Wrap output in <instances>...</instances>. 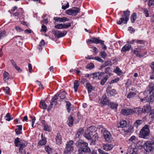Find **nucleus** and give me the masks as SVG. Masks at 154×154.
Returning <instances> with one entry per match:
<instances>
[{
	"label": "nucleus",
	"instance_id": "nucleus-13",
	"mask_svg": "<svg viewBox=\"0 0 154 154\" xmlns=\"http://www.w3.org/2000/svg\"><path fill=\"white\" fill-rule=\"evenodd\" d=\"M149 127V125H145V139L149 138L150 137V131Z\"/></svg>",
	"mask_w": 154,
	"mask_h": 154
},
{
	"label": "nucleus",
	"instance_id": "nucleus-14",
	"mask_svg": "<svg viewBox=\"0 0 154 154\" xmlns=\"http://www.w3.org/2000/svg\"><path fill=\"white\" fill-rule=\"evenodd\" d=\"M150 103H151L149 102H145V113L151 112V107Z\"/></svg>",
	"mask_w": 154,
	"mask_h": 154
},
{
	"label": "nucleus",
	"instance_id": "nucleus-16",
	"mask_svg": "<svg viewBox=\"0 0 154 154\" xmlns=\"http://www.w3.org/2000/svg\"><path fill=\"white\" fill-rule=\"evenodd\" d=\"M113 147V146L111 144H106L103 146V149L106 151L111 150Z\"/></svg>",
	"mask_w": 154,
	"mask_h": 154
},
{
	"label": "nucleus",
	"instance_id": "nucleus-30",
	"mask_svg": "<svg viewBox=\"0 0 154 154\" xmlns=\"http://www.w3.org/2000/svg\"><path fill=\"white\" fill-rule=\"evenodd\" d=\"M139 137H140L144 138V126L143 127L140 131L139 134Z\"/></svg>",
	"mask_w": 154,
	"mask_h": 154
},
{
	"label": "nucleus",
	"instance_id": "nucleus-11",
	"mask_svg": "<svg viewBox=\"0 0 154 154\" xmlns=\"http://www.w3.org/2000/svg\"><path fill=\"white\" fill-rule=\"evenodd\" d=\"M101 103L103 105H109V100L105 94L103 96Z\"/></svg>",
	"mask_w": 154,
	"mask_h": 154
},
{
	"label": "nucleus",
	"instance_id": "nucleus-21",
	"mask_svg": "<svg viewBox=\"0 0 154 154\" xmlns=\"http://www.w3.org/2000/svg\"><path fill=\"white\" fill-rule=\"evenodd\" d=\"M27 145L26 143H20L18 146L20 147L19 148V151L21 153H22V150L23 148L25 147Z\"/></svg>",
	"mask_w": 154,
	"mask_h": 154
},
{
	"label": "nucleus",
	"instance_id": "nucleus-37",
	"mask_svg": "<svg viewBox=\"0 0 154 154\" xmlns=\"http://www.w3.org/2000/svg\"><path fill=\"white\" fill-rule=\"evenodd\" d=\"M66 106L67 107V109L68 111V112H70V106L71 105V103L69 101H66Z\"/></svg>",
	"mask_w": 154,
	"mask_h": 154
},
{
	"label": "nucleus",
	"instance_id": "nucleus-22",
	"mask_svg": "<svg viewBox=\"0 0 154 154\" xmlns=\"http://www.w3.org/2000/svg\"><path fill=\"white\" fill-rule=\"evenodd\" d=\"M119 124L120 126H119L118 125H117V127H121L122 128H123L125 127L127 125V123L126 121L124 120H122L120 122Z\"/></svg>",
	"mask_w": 154,
	"mask_h": 154
},
{
	"label": "nucleus",
	"instance_id": "nucleus-10",
	"mask_svg": "<svg viewBox=\"0 0 154 154\" xmlns=\"http://www.w3.org/2000/svg\"><path fill=\"white\" fill-rule=\"evenodd\" d=\"M146 92L154 94V84L152 83H149L146 88Z\"/></svg>",
	"mask_w": 154,
	"mask_h": 154
},
{
	"label": "nucleus",
	"instance_id": "nucleus-1",
	"mask_svg": "<svg viewBox=\"0 0 154 154\" xmlns=\"http://www.w3.org/2000/svg\"><path fill=\"white\" fill-rule=\"evenodd\" d=\"M88 144L82 140H79L75 143V146L78 149L79 154H85L90 152V149L88 146Z\"/></svg>",
	"mask_w": 154,
	"mask_h": 154
},
{
	"label": "nucleus",
	"instance_id": "nucleus-46",
	"mask_svg": "<svg viewBox=\"0 0 154 154\" xmlns=\"http://www.w3.org/2000/svg\"><path fill=\"white\" fill-rule=\"evenodd\" d=\"M3 90L7 94H9L10 91V88L7 87L3 88Z\"/></svg>",
	"mask_w": 154,
	"mask_h": 154
},
{
	"label": "nucleus",
	"instance_id": "nucleus-61",
	"mask_svg": "<svg viewBox=\"0 0 154 154\" xmlns=\"http://www.w3.org/2000/svg\"><path fill=\"white\" fill-rule=\"evenodd\" d=\"M149 117L151 119H154V113L151 112H150Z\"/></svg>",
	"mask_w": 154,
	"mask_h": 154
},
{
	"label": "nucleus",
	"instance_id": "nucleus-35",
	"mask_svg": "<svg viewBox=\"0 0 154 154\" xmlns=\"http://www.w3.org/2000/svg\"><path fill=\"white\" fill-rule=\"evenodd\" d=\"M4 79V81L8 80L9 79V74L8 73L5 71L3 75Z\"/></svg>",
	"mask_w": 154,
	"mask_h": 154
},
{
	"label": "nucleus",
	"instance_id": "nucleus-19",
	"mask_svg": "<svg viewBox=\"0 0 154 154\" xmlns=\"http://www.w3.org/2000/svg\"><path fill=\"white\" fill-rule=\"evenodd\" d=\"M136 146L137 148L140 149L144 148V143H143V141H139L137 143Z\"/></svg>",
	"mask_w": 154,
	"mask_h": 154
},
{
	"label": "nucleus",
	"instance_id": "nucleus-48",
	"mask_svg": "<svg viewBox=\"0 0 154 154\" xmlns=\"http://www.w3.org/2000/svg\"><path fill=\"white\" fill-rule=\"evenodd\" d=\"M143 122V121L141 120H137L134 123V125H137H137H140Z\"/></svg>",
	"mask_w": 154,
	"mask_h": 154
},
{
	"label": "nucleus",
	"instance_id": "nucleus-57",
	"mask_svg": "<svg viewBox=\"0 0 154 154\" xmlns=\"http://www.w3.org/2000/svg\"><path fill=\"white\" fill-rule=\"evenodd\" d=\"M116 90L115 89H112L110 91V93L112 95H114V94H116Z\"/></svg>",
	"mask_w": 154,
	"mask_h": 154
},
{
	"label": "nucleus",
	"instance_id": "nucleus-34",
	"mask_svg": "<svg viewBox=\"0 0 154 154\" xmlns=\"http://www.w3.org/2000/svg\"><path fill=\"white\" fill-rule=\"evenodd\" d=\"M40 104L42 105V107L41 106V108L43 109H45L47 108V106L45 102L43 101L42 100H41L40 102Z\"/></svg>",
	"mask_w": 154,
	"mask_h": 154
},
{
	"label": "nucleus",
	"instance_id": "nucleus-49",
	"mask_svg": "<svg viewBox=\"0 0 154 154\" xmlns=\"http://www.w3.org/2000/svg\"><path fill=\"white\" fill-rule=\"evenodd\" d=\"M100 54V56L102 58H105L106 57L107 54L105 52H101Z\"/></svg>",
	"mask_w": 154,
	"mask_h": 154
},
{
	"label": "nucleus",
	"instance_id": "nucleus-3",
	"mask_svg": "<svg viewBox=\"0 0 154 154\" xmlns=\"http://www.w3.org/2000/svg\"><path fill=\"white\" fill-rule=\"evenodd\" d=\"M74 142L72 140H70L66 144V148L65 149L64 153L66 154L69 152H72L73 150V147L72 145Z\"/></svg>",
	"mask_w": 154,
	"mask_h": 154
},
{
	"label": "nucleus",
	"instance_id": "nucleus-54",
	"mask_svg": "<svg viewBox=\"0 0 154 154\" xmlns=\"http://www.w3.org/2000/svg\"><path fill=\"white\" fill-rule=\"evenodd\" d=\"M93 59H94L95 60H97L98 61L100 62H103V60L99 57H97L94 58L93 57Z\"/></svg>",
	"mask_w": 154,
	"mask_h": 154
},
{
	"label": "nucleus",
	"instance_id": "nucleus-42",
	"mask_svg": "<svg viewBox=\"0 0 154 154\" xmlns=\"http://www.w3.org/2000/svg\"><path fill=\"white\" fill-rule=\"evenodd\" d=\"M110 107L112 109H117L118 104L114 103H110Z\"/></svg>",
	"mask_w": 154,
	"mask_h": 154
},
{
	"label": "nucleus",
	"instance_id": "nucleus-15",
	"mask_svg": "<svg viewBox=\"0 0 154 154\" xmlns=\"http://www.w3.org/2000/svg\"><path fill=\"white\" fill-rule=\"evenodd\" d=\"M135 144V143H132L129 146L127 150L128 152L127 153V154L128 153H130V154L131 152H134V150H135V149H137V148H136Z\"/></svg>",
	"mask_w": 154,
	"mask_h": 154
},
{
	"label": "nucleus",
	"instance_id": "nucleus-39",
	"mask_svg": "<svg viewBox=\"0 0 154 154\" xmlns=\"http://www.w3.org/2000/svg\"><path fill=\"white\" fill-rule=\"evenodd\" d=\"M128 20H119L117 22V23L118 24H121L122 23L124 24H126Z\"/></svg>",
	"mask_w": 154,
	"mask_h": 154
},
{
	"label": "nucleus",
	"instance_id": "nucleus-38",
	"mask_svg": "<svg viewBox=\"0 0 154 154\" xmlns=\"http://www.w3.org/2000/svg\"><path fill=\"white\" fill-rule=\"evenodd\" d=\"M94 66L93 63H90L88 64L86 66V68L87 69H92Z\"/></svg>",
	"mask_w": 154,
	"mask_h": 154
},
{
	"label": "nucleus",
	"instance_id": "nucleus-43",
	"mask_svg": "<svg viewBox=\"0 0 154 154\" xmlns=\"http://www.w3.org/2000/svg\"><path fill=\"white\" fill-rule=\"evenodd\" d=\"M136 139V137L135 136H131V138L128 140V141L129 142H131L133 143L135 142V140Z\"/></svg>",
	"mask_w": 154,
	"mask_h": 154
},
{
	"label": "nucleus",
	"instance_id": "nucleus-24",
	"mask_svg": "<svg viewBox=\"0 0 154 154\" xmlns=\"http://www.w3.org/2000/svg\"><path fill=\"white\" fill-rule=\"evenodd\" d=\"M98 137H99L98 134L95 132V133L93 135L92 139H91L92 142V143H94L98 140Z\"/></svg>",
	"mask_w": 154,
	"mask_h": 154
},
{
	"label": "nucleus",
	"instance_id": "nucleus-32",
	"mask_svg": "<svg viewBox=\"0 0 154 154\" xmlns=\"http://www.w3.org/2000/svg\"><path fill=\"white\" fill-rule=\"evenodd\" d=\"M108 75H106L105 77H104L103 79H102L100 82V84L101 85H103L106 82L108 79Z\"/></svg>",
	"mask_w": 154,
	"mask_h": 154
},
{
	"label": "nucleus",
	"instance_id": "nucleus-53",
	"mask_svg": "<svg viewBox=\"0 0 154 154\" xmlns=\"http://www.w3.org/2000/svg\"><path fill=\"white\" fill-rule=\"evenodd\" d=\"M148 4L149 7L154 5V0H149L148 2Z\"/></svg>",
	"mask_w": 154,
	"mask_h": 154
},
{
	"label": "nucleus",
	"instance_id": "nucleus-51",
	"mask_svg": "<svg viewBox=\"0 0 154 154\" xmlns=\"http://www.w3.org/2000/svg\"><path fill=\"white\" fill-rule=\"evenodd\" d=\"M45 150L46 152H49L51 151V149L48 146H46L45 147Z\"/></svg>",
	"mask_w": 154,
	"mask_h": 154
},
{
	"label": "nucleus",
	"instance_id": "nucleus-55",
	"mask_svg": "<svg viewBox=\"0 0 154 154\" xmlns=\"http://www.w3.org/2000/svg\"><path fill=\"white\" fill-rule=\"evenodd\" d=\"M137 18V14L135 13H133L131 17V19H136Z\"/></svg>",
	"mask_w": 154,
	"mask_h": 154
},
{
	"label": "nucleus",
	"instance_id": "nucleus-47",
	"mask_svg": "<svg viewBox=\"0 0 154 154\" xmlns=\"http://www.w3.org/2000/svg\"><path fill=\"white\" fill-rule=\"evenodd\" d=\"M43 127L44 128V129L45 131H50V128L48 125H44V126Z\"/></svg>",
	"mask_w": 154,
	"mask_h": 154
},
{
	"label": "nucleus",
	"instance_id": "nucleus-20",
	"mask_svg": "<svg viewBox=\"0 0 154 154\" xmlns=\"http://www.w3.org/2000/svg\"><path fill=\"white\" fill-rule=\"evenodd\" d=\"M57 143L58 145L61 144V137L60 133H58L56 138Z\"/></svg>",
	"mask_w": 154,
	"mask_h": 154
},
{
	"label": "nucleus",
	"instance_id": "nucleus-17",
	"mask_svg": "<svg viewBox=\"0 0 154 154\" xmlns=\"http://www.w3.org/2000/svg\"><path fill=\"white\" fill-rule=\"evenodd\" d=\"M124 14L120 19H128L129 18L130 11H124Z\"/></svg>",
	"mask_w": 154,
	"mask_h": 154
},
{
	"label": "nucleus",
	"instance_id": "nucleus-4",
	"mask_svg": "<svg viewBox=\"0 0 154 154\" xmlns=\"http://www.w3.org/2000/svg\"><path fill=\"white\" fill-rule=\"evenodd\" d=\"M145 146L146 147V149H145L146 152H149L154 151V140L153 142L150 141H146L145 143Z\"/></svg>",
	"mask_w": 154,
	"mask_h": 154
},
{
	"label": "nucleus",
	"instance_id": "nucleus-45",
	"mask_svg": "<svg viewBox=\"0 0 154 154\" xmlns=\"http://www.w3.org/2000/svg\"><path fill=\"white\" fill-rule=\"evenodd\" d=\"M6 117L7 118L6 119V120L10 121V120L13 119V117H10V114L9 113H8L6 116Z\"/></svg>",
	"mask_w": 154,
	"mask_h": 154
},
{
	"label": "nucleus",
	"instance_id": "nucleus-29",
	"mask_svg": "<svg viewBox=\"0 0 154 154\" xmlns=\"http://www.w3.org/2000/svg\"><path fill=\"white\" fill-rule=\"evenodd\" d=\"M73 119L71 116H70L69 118L68 121L67 122L69 126H71L72 125Z\"/></svg>",
	"mask_w": 154,
	"mask_h": 154
},
{
	"label": "nucleus",
	"instance_id": "nucleus-26",
	"mask_svg": "<svg viewBox=\"0 0 154 154\" xmlns=\"http://www.w3.org/2000/svg\"><path fill=\"white\" fill-rule=\"evenodd\" d=\"M131 47V45L128 44L125 45L122 49V51L124 52H126L128 51Z\"/></svg>",
	"mask_w": 154,
	"mask_h": 154
},
{
	"label": "nucleus",
	"instance_id": "nucleus-2",
	"mask_svg": "<svg viewBox=\"0 0 154 154\" xmlns=\"http://www.w3.org/2000/svg\"><path fill=\"white\" fill-rule=\"evenodd\" d=\"M94 127L91 126L86 130L84 134V137L88 140H91L93 135L95 133Z\"/></svg>",
	"mask_w": 154,
	"mask_h": 154
},
{
	"label": "nucleus",
	"instance_id": "nucleus-52",
	"mask_svg": "<svg viewBox=\"0 0 154 154\" xmlns=\"http://www.w3.org/2000/svg\"><path fill=\"white\" fill-rule=\"evenodd\" d=\"M127 116L131 114H133L134 113L133 110L130 109H127Z\"/></svg>",
	"mask_w": 154,
	"mask_h": 154
},
{
	"label": "nucleus",
	"instance_id": "nucleus-36",
	"mask_svg": "<svg viewBox=\"0 0 154 154\" xmlns=\"http://www.w3.org/2000/svg\"><path fill=\"white\" fill-rule=\"evenodd\" d=\"M117 74L120 75L122 73V71H121L119 68L117 66L116 69H115L114 71Z\"/></svg>",
	"mask_w": 154,
	"mask_h": 154
},
{
	"label": "nucleus",
	"instance_id": "nucleus-8",
	"mask_svg": "<svg viewBox=\"0 0 154 154\" xmlns=\"http://www.w3.org/2000/svg\"><path fill=\"white\" fill-rule=\"evenodd\" d=\"M52 32L54 35L57 36L58 38H60L64 36L67 33V32L66 31H64L62 32H60L58 30H52Z\"/></svg>",
	"mask_w": 154,
	"mask_h": 154
},
{
	"label": "nucleus",
	"instance_id": "nucleus-27",
	"mask_svg": "<svg viewBox=\"0 0 154 154\" xmlns=\"http://www.w3.org/2000/svg\"><path fill=\"white\" fill-rule=\"evenodd\" d=\"M79 85V81L78 80H75L74 81V89L75 91V92L77 91L78 87Z\"/></svg>",
	"mask_w": 154,
	"mask_h": 154
},
{
	"label": "nucleus",
	"instance_id": "nucleus-58",
	"mask_svg": "<svg viewBox=\"0 0 154 154\" xmlns=\"http://www.w3.org/2000/svg\"><path fill=\"white\" fill-rule=\"evenodd\" d=\"M137 112L138 114L141 113L143 112V109L141 108H138Z\"/></svg>",
	"mask_w": 154,
	"mask_h": 154
},
{
	"label": "nucleus",
	"instance_id": "nucleus-64",
	"mask_svg": "<svg viewBox=\"0 0 154 154\" xmlns=\"http://www.w3.org/2000/svg\"><path fill=\"white\" fill-rule=\"evenodd\" d=\"M10 61L11 64L14 67L17 65L16 63L13 60H11Z\"/></svg>",
	"mask_w": 154,
	"mask_h": 154
},
{
	"label": "nucleus",
	"instance_id": "nucleus-23",
	"mask_svg": "<svg viewBox=\"0 0 154 154\" xmlns=\"http://www.w3.org/2000/svg\"><path fill=\"white\" fill-rule=\"evenodd\" d=\"M86 87L88 90L89 93L91 92L92 91L94 90L95 88L94 87L92 86L90 83H87L86 84Z\"/></svg>",
	"mask_w": 154,
	"mask_h": 154
},
{
	"label": "nucleus",
	"instance_id": "nucleus-50",
	"mask_svg": "<svg viewBox=\"0 0 154 154\" xmlns=\"http://www.w3.org/2000/svg\"><path fill=\"white\" fill-rule=\"evenodd\" d=\"M99 74V72H96L92 74V75H93L92 77L93 79H94L95 78H97L98 76V74Z\"/></svg>",
	"mask_w": 154,
	"mask_h": 154
},
{
	"label": "nucleus",
	"instance_id": "nucleus-12",
	"mask_svg": "<svg viewBox=\"0 0 154 154\" xmlns=\"http://www.w3.org/2000/svg\"><path fill=\"white\" fill-rule=\"evenodd\" d=\"M71 26L70 23H69L67 24H59L55 26V28L58 29H61L62 28H67Z\"/></svg>",
	"mask_w": 154,
	"mask_h": 154
},
{
	"label": "nucleus",
	"instance_id": "nucleus-28",
	"mask_svg": "<svg viewBox=\"0 0 154 154\" xmlns=\"http://www.w3.org/2000/svg\"><path fill=\"white\" fill-rule=\"evenodd\" d=\"M17 127H18V128H16L15 131L16 134H19L21 133L20 131L22 129V126L21 125H17Z\"/></svg>",
	"mask_w": 154,
	"mask_h": 154
},
{
	"label": "nucleus",
	"instance_id": "nucleus-31",
	"mask_svg": "<svg viewBox=\"0 0 154 154\" xmlns=\"http://www.w3.org/2000/svg\"><path fill=\"white\" fill-rule=\"evenodd\" d=\"M6 33L5 30L0 31V40L6 36Z\"/></svg>",
	"mask_w": 154,
	"mask_h": 154
},
{
	"label": "nucleus",
	"instance_id": "nucleus-5",
	"mask_svg": "<svg viewBox=\"0 0 154 154\" xmlns=\"http://www.w3.org/2000/svg\"><path fill=\"white\" fill-rule=\"evenodd\" d=\"M79 12V8L74 7L72 8L71 9L67 10L66 13L67 14L69 15L75 16Z\"/></svg>",
	"mask_w": 154,
	"mask_h": 154
},
{
	"label": "nucleus",
	"instance_id": "nucleus-18",
	"mask_svg": "<svg viewBox=\"0 0 154 154\" xmlns=\"http://www.w3.org/2000/svg\"><path fill=\"white\" fill-rule=\"evenodd\" d=\"M41 138L42 140L38 142V144L40 145H44L46 143V139L45 137H44L43 134H41Z\"/></svg>",
	"mask_w": 154,
	"mask_h": 154
},
{
	"label": "nucleus",
	"instance_id": "nucleus-41",
	"mask_svg": "<svg viewBox=\"0 0 154 154\" xmlns=\"http://www.w3.org/2000/svg\"><path fill=\"white\" fill-rule=\"evenodd\" d=\"M45 44V42L44 40L42 39L40 42V44L39 45V50H42V47Z\"/></svg>",
	"mask_w": 154,
	"mask_h": 154
},
{
	"label": "nucleus",
	"instance_id": "nucleus-62",
	"mask_svg": "<svg viewBox=\"0 0 154 154\" xmlns=\"http://www.w3.org/2000/svg\"><path fill=\"white\" fill-rule=\"evenodd\" d=\"M150 78L151 79H153L154 78V71H152L150 73Z\"/></svg>",
	"mask_w": 154,
	"mask_h": 154
},
{
	"label": "nucleus",
	"instance_id": "nucleus-25",
	"mask_svg": "<svg viewBox=\"0 0 154 154\" xmlns=\"http://www.w3.org/2000/svg\"><path fill=\"white\" fill-rule=\"evenodd\" d=\"M57 94L61 99H64L65 97L66 93L64 91L61 92H58Z\"/></svg>",
	"mask_w": 154,
	"mask_h": 154
},
{
	"label": "nucleus",
	"instance_id": "nucleus-44",
	"mask_svg": "<svg viewBox=\"0 0 154 154\" xmlns=\"http://www.w3.org/2000/svg\"><path fill=\"white\" fill-rule=\"evenodd\" d=\"M19 138H17L15 140L14 143L16 146H18L19 145L18 143H20V141L19 140Z\"/></svg>",
	"mask_w": 154,
	"mask_h": 154
},
{
	"label": "nucleus",
	"instance_id": "nucleus-40",
	"mask_svg": "<svg viewBox=\"0 0 154 154\" xmlns=\"http://www.w3.org/2000/svg\"><path fill=\"white\" fill-rule=\"evenodd\" d=\"M136 94L134 92H130L128 95L127 97L129 98H132L134 97Z\"/></svg>",
	"mask_w": 154,
	"mask_h": 154
},
{
	"label": "nucleus",
	"instance_id": "nucleus-59",
	"mask_svg": "<svg viewBox=\"0 0 154 154\" xmlns=\"http://www.w3.org/2000/svg\"><path fill=\"white\" fill-rule=\"evenodd\" d=\"M83 132L84 130L82 128H80L79 130L77 133H79L80 134H83Z\"/></svg>",
	"mask_w": 154,
	"mask_h": 154
},
{
	"label": "nucleus",
	"instance_id": "nucleus-63",
	"mask_svg": "<svg viewBox=\"0 0 154 154\" xmlns=\"http://www.w3.org/2000/svg\"><path fill=\"white\" fill-rule=\"evenodd\" d=\"M16 30L18 32H21L23 31V29L19 26L16 27Z\"/></svg>",
	"mask_w": 154,
	"mask_h": 154
},
{
	"label": "nucleus",
	"instance_id": "nucleus-6",
	"mask_svg": "<svg viewBox=\"0 0 154 154\" xmlns=\"http://www.w3.org/2000/svg\"><path fill=\"white\" fill-rule=\"evenodd\" d=\"M147 94L145 97V102H149L151 103L154 101V94L150 93L147 92Z\"/></svg>",
	"mask_w": 154,
	"mask_h": 154
},
{
	"label": "nucleus",
	"instance_id": "nucleus-33",
	"mask_svg": "<svg viewBox=\"0 0 154 154\" xmlns=\"http://www.w3.org/2000/svg\"><path fill=\"white\" fill-rule=\"evenodd\" d=\"M58 97H59V96L57 93L54 96L52 99L51 100V105H53V104L52 103L53 102H55L56 103L57 102V100L58 99Z\"/></svg>",
	"mask_w": 154,
	"mask_h": 154
},
{
	"label": "nucleus",
	"instance_id": "nucleus-7",
	"mask_svg": "<svg viewBox=\"0 0 154 154\" xmlns=\"http://www.w3.org/2000/svg\"><path fill=\"white\" fill-rule=\"evenodd\" d=\"M103 135L106 141L109 143L111 142L112 138L111 134L108 131L106 130L105 131L103 132Z\"/></svg>",
	"mask_w": 154,
	"mask_h": 154
},
{
	"label": "nucleus",
	"instance_id": "nucleus-56",
	"mask_svg": "<svg viewBox=\"0 0 154 154\" xmlns=\"http://www.w3.org/2000/svg\"><path fill=\"white\" fill-rule=\"evenodd\" d=\"M122 112L123 115H125L127 116V109H122Z\"/></svg>",
	"mask_w": 154,
	"mask_h": 154
},
{
	"label": "nucleus",
	"instance_id": "nucleus-60",
	"mask_svg": "<svg viewBox=\"0 0 154 154\" xmlns=\"http://www.w3.org/2000/svg\"><path fill=\"white\" fill-rule=\"evenodd\" d=\"M42 29L43 31L44 32H46V31L47 27L45 25H43L42 26Z\"/></svg>",
	"mask_w": 154,
	"mask_h": 154
},
{
	"label": "nucleus",
	"instance_id": "nucleus-9",
	"mask_svg": "<svg viewBox=\"0 0 154 154\" xmlns=\"http://www.w3.org/2000/svg\"><path fill=\"white\" fill-rule=\"evenodd\" d=\"M88 42H91L92 43H94L96 44L100 43L101 45H104V41L101 40H99L97 38H92L91 39H88Z\"/></svg>",
	"mask_w": 154,
	"mask_h": 154
}]
</instances>
